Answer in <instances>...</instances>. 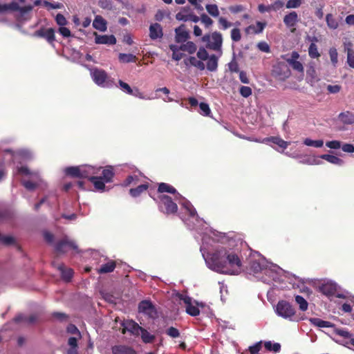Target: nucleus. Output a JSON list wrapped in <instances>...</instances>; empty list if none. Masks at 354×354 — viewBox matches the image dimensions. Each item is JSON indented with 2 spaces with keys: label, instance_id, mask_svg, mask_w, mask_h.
Wrapping results in <instances>:
<instances>
[{
  "label": "nucleus",
  "instance_id": "obj_55",
  "mask_svg": "<svg viewBox=\"0 0 354 354\" xmlns=\"http://www.w3.org/2000/svg\"><path fill=\"white\" fill-rule=\"evenodd\" d=\"M326 146L330 149H338L342 147V143L339 140H331L326 142Z\"/></svg>",
  "mask_w": 354,
  "mask_h": 354
},
{
  "label": "nucleus",
  "instance_id": "obj_23",
  "mask_svg": "<svg viewBox=\"0 0 354 354\" xmlns=\"http://www.w3.org/2000/svg\"><path fill=\"white\" fill-rule=\"evenodd\" d=\"M57 270L60 272L62 279L66 281H70L73 276V270L71 268L65 267L60 264L57 266Z\"/></svg>",
  "mask_w": 354,
  "mask_h": 354
},
{
  "label": "nucleus",
  "instance_id": "obj_39",
  "mask_svg": "<svg viewBox=\"0 0 354 354\" xmlns=\"http://www.w3.org/2000/svg\"><path fill=\"white\" fill-rule=\"evenodd\" d=\"M141 335V338L145 343H151L154 339L155 336L150 334L146 329L142 328L140 332Z\"/></svg>",
  "mask_w": 354,
  "mask_h": 354
},
{
  "label": "nucleus",
  "instance_id": "obj_47",
  "mask_svg": "<svg viewBox=\"0 0 354 354\" xmlns=\"http://www.w3.org/2000/svg\"><path fill=\"white\" fill-rule=\"evenodd\" d=\"M139 180V176L138 174H133L129 176L125 181L124 182V186H129L131 185H136Z\"/></svg>",
  "mask_w": 354,
  "mask_h": 354
},
{
  "label": "nucleus",
  "instance_id": "obj_43",
  "mask_svg": "<svg viewBox=\"0 0 354 354\" xmlns=\"http://www.w3.org/2000/svg\"><path fill=\"white\" fill-rule=\"evenodd\" d=\"M326 21L327 26L333 30L338 28L339 24L337 21L333 17L331 14H328L326 17Z\"/></svg>",
  "mask_w": 354,
  "mask_h": 354
},
{
  "label": "nucleus",
  "instance_id": "obj_36",
  "mask_svg": "<svg viewBox=\"0 0 354 354\" xmlns=\"http://www.w3.org/2000/svg\"><path fill=\"white\" fill-rule=\"evenodd\" d=\"M264 346L266 350L274 353H279L281 350V344L279 343H273L271 341L265 342Z\"/></svg>",
  "mask_w": 354,
  "mask_h": 354
},
{
  "label": "nucleus",
  "instance_id": "obj_15",
  "mask_svg": "<svg viewBox=\"0 0 354 354\" xmlns=\"http://www.w3.org/2000/svg\"><path fill=\"white\" fill-rule=\"evenodd\" d=\"M138 310L140 313H144L151 317H153L156 314L154 306L151 301L147 300L142 301L139 304Z\"/></svg>",
  "mask_w": 354,
  "mask_h": 354
},
{
  "label": "nucleus",
  "instance_id": "obj_59",
  "mask_svg": "<svg viewBox=\"0 0 354 354\" xmlns=\"http://www.w3.org/2000/svg\"><path fill=\"white\" fill-rule=\"evenodd\" d=\"M98 5L104 9L111 10L113 7L111 0H99Z\"/></svg>",
  "mask_w": 354,
  "mask_h": 354
},
{
  "label": "nucleus",
  "instance_id": "obj_18",
  "mask_svg": "<svg viewBox=\"0 0 354 354\" xmlns=\"http://www.w3.org/2000/svg\"><path fill=\"white\" fill-rule=\"evenodd\" d=\"M221 53L216 55H211L209 58L206 60L205 68L210 72H215L218 68V59L221 56Z\"/></svg>",
  "mask_w": 354,
  "mask_h": 354
},
{
  "label": "nucleus",
  "instance_id": "obj_63",
  "mask_svg": "<svg viewBox=\"0 0 354 354\" xmlns=\"http://www.w3.org/2000/svg\"><path fill=\"white\" fill-rule=\"evenodd\" d=\"M257 47L261 51L264 53H269L270 50L269 45L265 41L258 43Z\"/></svg>",
  "mask_w": 354,
  "mask_h": 354
},
{
  "label": "nucleus",
  "instance_id": "obj_6",
  "mask_svg": "<svg viewBox=\"0 0 354 354\" xmlns=\"http://www.w3.org/2000/svg\"><path fill=\"white\" fill-rule=\"evenodd\" d=\"M203 41L207 43V48L218 51L222 53L221 46L223 43L222 35L218 32H214L211 35H205L203 37Z\"/></svg>",
  "mask_w": 354,
  "mask_h": 354
},
{
  "label": "nucleus",
  "instance_id": "obj_56",
  "mask_svg": "<svg viewBox=\"0 0 354 354\" xmlns=\"http://www.w3.org/2000/svg\"><path fill=\"white\" fill-rule=\"evenodd\" d=\"M43 5L48 9H60L63 6L60 3H50L48 1H44Z\"/></svg>",
  "mask_w": 354,
  "mask_h": 354
},
{
  "label": "nucleus",
  "instance_id": "obj_62",
  "mask_svg": "<svg viewBox=\"0 0 354 354\" xmlns=\"http://www.w3.org/2000/svg\"><path fill=\"white\" fill-rule=\"evenodd\" d=\"M67 332L71 334L77 335L78 337H80V333L78 328L74 324H69L67 326Z\"/></svg>",
  "mask_w": 354,
  "mask_h": 354
},
{
  "label": "nucleus",
  "instance_id": "obj_54",
  "mask_svg": "<svg viewBox=\"0 0 354 354\" xmlns=\"http://www.w3.org/2000/svg\"><path fill=\"white\" fill-rule=\"evenodd\" d=\"M166 333L167 335H169V337H171L172 338H176L180 336L179 330L173 326L168 328L166 331Z\"/></svg>",
  "mask_w": 354,
  "mask_h": 354
},
{
  "label": "nucleus",
  "instance_id": "obj_13",
  "mask_svg": "<svg viewBox=\"0 0 354 354\" xmlns=\"http://www.w3.org/2000/svg\"><path fill=\"white\" fill-rule=\"evenodd\" d=\"M319 290L324 295L330 297L337 292V285L332 281H328L319 286Z\"/></svg>",
  "mask_w": 354,
  "mask_h": 354
},
{
  "label": "nucleus",
  "instance_id": "obj_1",
  "mask_svg": "<svg viewBox=\"0 0 354 354\" xmlns=\"http://www.w3.org/2000/svg\"><path fill=\"white\" fill-rule=\"evenodd\" d=\"M158 191L160 193L167 192L174 194V199L182 205L185 212L188 214L185 218L180 215V218L190 230H196L202 236L201 251L207 266L213 271L225 274H238L241 272L242 263L238 256V250L232 249L234 241H229L228 245H219L214 252H205L208 250L210 241L224 243L226 236L224 234L205 227V221L199 218L192 203L183 197L171 185L161 183Z\"/></svg>",
  "mask_w": 354,
  "mask_h": 354
},
{
  "label": "nucleus",
  "instance_id": "obj_30",
  "mask_svg": "<svg viewBox=\"0 0 354 354\" xmlns=\"http://www.w3.org/2000/svg\"><path fill=\"white\" fill-rule=\"evenodd\" d=\"M94 185L96 190L104 192L105 189V183L101 176H93L90 180Z\"/></svg>",
  "mask_w": 354,
  "mask_h": 354
},
{
  "label": "nucleus",
  "instance_id": "obj_3",
  "mask_svg": "<svg viewBox=\"0 0 354 354\" xmlns=\"http://www.w3.org/2000/svg\"><path fill=\"white\" fill-rule=\"evenodd\" d=\"M32 158V153L28 149H20L15 152L6 150L3 155L5 162L12 160L14 164L17 165L14 171L15 176L19 175L29 178L28 180H21L23 185L28 190L35 189L42 182L39 171H30L27 167L21 165L23 162L29 160Z\"/></svg>",
  "mask_w": 354,
  "mask_h": 354
},
{
  "label": "nucleus",
  "instance_id": "obj_26",
  "mask_svg": "<svg viewBox=\"0 0 354 354\" xmlns=\"http://www.w3.org/2000/svg\"><path fill=\"white\" fill-rule=\"evenodd\" d=\"M93 26L95 29L104 32L106 30V21L100 15H97L93 22Z\"/></svg>",
  "mask_w": 354,
  "mask_h": 354
},
{
  "label": "nucleus",
  "instance_id": "obj_8",
  "mask_svg": "<svg viewBox=\"0 0 354 354\" xmlns=\"http://www.w3.org/2000/svg\"><path fill=\"white\" fill-rule=\"evenodd\" d=\"M178 298L180 301H183L185 304L186 313L191 316H197L200 314V310L197 307L198 303L193 301L192 299L185 294H179Z\"/></svg>",
  "mask_w": 354,
  "mask_h": 354
},
{
  "label": "nucleus",
  "instance_id": "obj_28",
  "mask_svg": "<svg viewBox=\"0 0 354 354\" xmlns=\"http://www.w3.org/2000/svg\"><path fill=\"white\" fill-rule=\"evenodd\" d=\"M299 162L308 165H319L323 163L320 156H307L301 160Z\"/></svg>",
  "mask_w": 354,
  "mask_h": 354
},
{
  "label": "nucleus",
  "instance_id": "obj_27",
  "mask_svg": "<svg viewBox=\"0 0 354 354\" xmlns=\"http://www.w3.org/2000/svg\"><path fill=\"white\" fill-rule=\"evenodd\" d=\"M113 354H136V351L131 347L119 345L112 348Z\"/></svg>",
  "mask_w": 354,
  "mask_h": 354
},
{
  "label": "nucleus",
  "instance_id": "obj_17",
  "mask_svg": "<svg viewBox=\"0 0 354 354\" xmlns=\"http://www.w3.org/2000/svg\"><path fill=\"white\" fill-rule=\"evenodd\" d=\"M95 35V42L97 44H109L113 45L116 43V38L114 35H100L96 32Z\"/></svg>",
  "mask_w": 354,
  "mask_h": 354
},
{
  "label": "nucleus",
  "instance_id": "obj_46",
  "mask_svg": "<svg viewBox=\"0 0 354 354\" xmlns=\"http://www.w3.org/2000/svg\"><path fill=\"white\" fill-rule=\"evenodd\" d=\"M308 55L311 58H318L320 54L318 51L317 45L315 43H311L308 48Z\"/></svg>",
  "mask_w": 354,
  "mask_h": 354
},
{
  "label": "nucleus",
  "instance_id": "obj_5",
  "mask_svg": "<svg viewBox=\"0 0 354 354\" xmlns=\"http://www.w3.org/2000/svg\"><path fill=\"white\" fill-rule=\"evenodd\" d=\"M274 311L279 317L290 321L295 320V310L287 301H279L275 306Z\"/></svg>",
  "mask_w": 354,
  "mask_h": 354
},
{
  "label": "nucleus",
  "instance_id": "obj_42",
  "mask_svg": "<svg viewBox=\"0 0 354 354\" xmlns=\"http://www.w3.org/2000/svg\"><path fill=\"white\" fill-rule=\"evenodd\" d=\"M205 9L212 17H218L219 16V10L217 5L207 4L205 6Z\"/></svg>",
  "mask_w": 354,
  "mask_h": 354
},
{
  "label": "nucleus",
  "instance_id": "obj_45",
  "mask_svg": "<svg viewBox=\"0 0 354 354\" xmlns=\"http://www.w3.org/2000/svg\"><path fill=\"white\" fill-rule=\"evenodd\" d=\"M7 8L6 11L11 10H20L21 12H26V11H30L32 10V6H28L27 8H20L19 5L15 3L12 2L10 4H6Z\"/></svg>",
  "mask_w": 354,
  "mask_h": 354
},
{
  "label": "nucleus",
  "instance_id": "obj_40",
  "mask_svg": "<svg viewBox=\"0 0 354 354\" xmlns=\"http://www.w3.org/2000/svg\"><path fill=\"white\" fill-rule=\"evenodd\" d=\"M147 188L148 184H142L138 186L136 188L131 189L129 193L133 197H137L144 191L147 190Z\"/></svg>",
  "mask_w": 354,
  "mask_h": 354
},
{
  "label": "nucleus",
  "instance_id": "obj_24",
  "mask_svg": "<svg viewBox=\"0 0 354 354\" xmlns=\"http://www.w3.org/2000/svg\"><path fill=\"white\" fill-rule=\"evenodd\" d=\"M298 21V15L296 12L292 11L286 15L283 18L285 25L288 27H294Z\"/></svg>",
  "mask_w": 354,
  "mask_h": 354
},
{
  "label": "nucleus",
  "instance_id": "obj_60",
  "mask_svg": "<svg viewBox=\"0 0 354 354\" xmlns=\"http://www.w3.org/2000/svg\"><path fill=\"white\" fill-rule=\"evenodd\" d=\"M301 4V0H288L286 3L287 8H297Z\"/></svg>",
  "mask_w": 354,
  "mask_h": 354
},
{
  "label": "nucleus",
  "instance_id": "obj_7",
  "mask_svg": "<svg viewBox=\"0 0 354 354\" xmlns=\"http://www.w3.org/2000/svg\"><path fill=\"white\" fill-rule=\"evenodd\" d=\"M159 208L165 214H174L178 210V206L174 203L171 197L162 194L159 196Z\"/></svg>",
  "mask_w": 354,
  "mask_h": 354
},
{
  "label": "nucleus",
  "instance_id": "obj_12",
  "mask_svg": "<svg viewBox=\"0 0 354 354\" xmlns=\"http://www.w3.org/2000/svg\"><path fill=\"white\" fill-rule=\"evenodd\" d=\"M299 57L300 55L297 51H292L291 53L290 57L287 58L286 60L293 70L303 73L304 68L303 64L299 61H298Z\"/></svg>",
  "mask_w": 354,
  "mask_h": 354
},
{
  "label": "nucleus",
  "instance_id": "obj_34",
  "mask_svg": "<svg viewBox=\"0 0 354 354\" xmlns=\"http://www.w3.org/2000/svg\"><path fill=\"white\" fill-rule=\"evenodd\" d=\"M180 48L181 50L187 52L189 54L194 53L197 50L196 45L192 41H187L181 44Z\"/></svg>",
  "mask_w": 354,
  "mask_h": 354
},
{
  "label": "nucleus",
  "instance_id": "obj_22",
  "mask_svg": "<svg viewBox=\"0 0 354 354\" xmlns=\"http://www.w3.org/2000/svg\"><path fill=\"white\" fill-rule=\"evenodd\" d=\"M184 62L186 66L190 65L194 66L200 71H203L205 68V64L203 61L198 58L197 59L194 56H190L187 59H185Z\"/></svg>",
  "mask_w": 354,
  "mask_h": 354
},
{
  "label": "nucleus",
  "instance_id": "obj_50",
  "mask_svg": "<svg viewBox=\"0 0 354 354\" xmlns=\"http://www.w3.org/2000/svg\"><path fill=\"white\" fill-rule=\"evenodd\" d=\"M200 20L207 27H209L213 24V20L206 14L203 13L201 15Z\"/></svg>",
  "mask_w": 354,
  "mask_h": 354
},
{
  "label": "nucleus",
  "instance_id": "obj_11",
  "mask_svg": "<svg viewBox=\"0 0 354 354\" xmlns=\"http://www.w3.org/2000/svg\"><path fill=\"white\" fill-rule=\"evenodd\" d=\"M101 167H93L91 165H86L80 166V178H91L93 176L98 174L101 170Z\"/></svg>",
  "mask_w": 354,
  "mask_h": 354
},
{
  "label": "nucleus",
  "instance_id": "obj_29",
  "mask_svg": "<svg viewBox=\"0 0 354 354\" xmlns=\"http://www.w3.org/2000/svg\"><path fill=\"white\" fill-rule=\"evenodd\" d=\"M320 158L321 160H325L328 162L335 165L342 166L344 164V160L336 156L330 154H323L320 156Z\"/></svg>",
  "mask_w": 354,
  "mask_h": 354
},
{
  "label": "nucleus",
  "instance_id": "obj_64",
  "mask_svg": "<svg viewBox=\"0 0 354 354\" xmlns=\"http://www.w3.org/2000/svg\"><path fill=\"white\" fill-rule=\"evenodd\" d=\"M342 149L344 152L346 153H353L354 152V145L352 144L346 143L342 145Z\"/></svg>",
  "mask_w": 354,
  "mask_h": 354
},
{
  "label": "nucleus",
  "instance_id": "obj_25",
  "mask_svg": "<svg viewBox=\"0 0 354 354\" xmlns=\"http://www.w3.org/2000/svg\"><path fill=\"white\" fill-rule=\"evenodd\" d=\"M338 118L343 124H352L354 123V113L350 111L342 112L339 114Z\"/></svg>",
  "mask_w": 354,
  "mask_h": 354
},
{
  "label": "nucleus",
  "instance_id": "obj_21",
  "mask_svg": "<svg viewBox=\"0 0 354 354\" xmlns=\"http://www.w3.org/2000/svg\"><path fill=\"white\" fill-rule=\"evenodd\" d=\"M162 35V29L159 24L155 23L150 26L149 37L151 39H157L161 38Z\"/></svg>",
  "mask_w": 354,
  "mask_h": 354
},
{
  "label": "nucleus",
  "instance_id": "obj_31",
  "mask_svg": "<svg viewBox=\"0 0 354 354\" xmlns=\"http://www.w3.org/2000/svg\"><path fill=\"white\" fill-rule=\"evenodd\" d=\"M102 176H101L103 180L106 183H110L114 176L113 169L111 166L106 167L102 171Z\"/></svg>",
  "mask_w": 354,
  "mask_h": 354
},
{
  "label": "nucleus",
  "instance_id": "obj_44",
  "mask_svg": "<svg viewBox=\"0 0 354 354\" xmlns=\"http://www.w3.org/2000/svg\"><path fill=\"white\" fill-rule=\"evenodd\" d=\"M295 301L299 305L301 310L306 311L308 309V304L302 296L297 295L295 297Z\"/></svg>",
  "mask_w": 354,
  "mask_h": 354
},
{
  "label": "nucleus",
  "instance_id": "obj_16",
  "mask_svg": "<svg viewBox=\"0 0 354 354\" xmlns=\"http://www.w3.org/2000/svg\"><path fill=\"white\" fill-rule=\"evenodd\" d=\"M261 142L264 144H269V142H272L277 145L281 149V151L286 149L290 144V142H286L277 136L265 138L262 140Z\"/></svg>",
  "mask_w": 354,
  "mask_h": 354
},
{
  "label": "nucleus",
  "instance_id": "obj_38",
  "mask_svg": "<svg viewBox=\"0 0 354 354\" xmlns=\"http://www.w3.org/2000/svg\"><path fill=\"white\" fill-rule=\"evenodd\" d=\"M304 144L308 147L321 148L324 146V141L322 140H313L310 138H306L304 140Z\"/></svg>",
  "mask_w": 354,
  "mask_h": 354
},
{
  "label": "nucleus",
  "instance_id": "obj_35",
  "mask_svg": "<svg viewBox=\"0 0 354 354\" xmlns=\"http://www.w3.org/2000/svg\"><path fill=\"white\" fill-rule=\"evenodd\" d=\"M119 61L122 63L136 62L137 57L133 54L120 53L118 55Z\"/></svg>",
  "mask_w": 354,
  "mask_h": 354
},
{
  "label": "nucleus",
  "instance_id": "obj_2",
  "mask_svg": "<svg viewBox=\"0 0 354 354\" xmlns=\"http://www.w3.org/2000/svg\"><path fill=\"white\" fill-rule=\"evenodd\" d=\"M248 274L266 283L273 282L274 286L280 289L289 288L288 283L295 288V281L298 279L295 275L268 262L259 254H257V258L253 257L250 260Z\"/></svg>",
  "mask_w": 354,
  "mask_h": 354
},
{
  "label": "nucleus",
  "instance_id": "obj_33",
  "mask_svg": "<svg viewBox=\"0 0 354 354\" xmlns=\"http://www.w3.org/2000/svg\"><path fill=\"white\" fill-rule=\"evenodd\" d=\"M310 322L319 327V328H332V327H334V324H332L331 322H327V321H324L321 319H319V318H311L310 319Z\"/></svg>",
  "mask_w": 354,
  "mask_h": 354
},
{
  "label": "nucleus",
  "instance_id": "obj_48",
  "mask_svg": "<svg viewBox=\"0 0 354 354\" xmlns=\"http://www.w3.org/2000/svg\"><path fill=\"white\" fill-rule=\"evenodd\" d=\"M199 108L200 114L204 115V116H208L211 113V110L209 109V105L207 103L205 102H201L199 104Z\"/></svg>",
  "mask_w": 354,
  "mask_h": 354
},
{
  "label": "nucleus",
  "instance_id": "obj_20",
  "mask_svg": "<svg viewBox=\"0 0 354 354\" xmlns=\"http://www.w3.org/2000/svg\"><path fill=\"white\" fill-rule=\"evenodd\" d=\"M175 32L176 41L178 43H183L189 38V32L184 25H181L176 28Z\"/></svg>",
  "mask_w": 354,
  "mask_h": 354
},
{
  "label": "nucleus",
  "instance_id": "obj_61",
  "mask_svg": "<svg viewBox=\"0 0 354 354\" xmlns=\"http://www.w3.org/2000/svg\"><path fill=\"white\" fill-rule=\"evenodd\" d=\"M55 21L59 26H64L67 24L65 17L62 14H57L55 17Z\"/></svg>",
  "mask_w": 354,
  "mask_h": 354
},
{
  "label": "nucleus",
  "instance_id": "obj_14",
  "mask_svg": "<svg viewBox=\"0 0 354 354\" xmlns=\"http://www.w3.org/2000/svg\"><path fill=\"white\" fill-rule=\"evenodd\" d=\"M123 333L129 332L131 335H139L142 327L133 320H126L122 323Z\"/></svg>",
  "mask_w": 354,
  "mask_h": 354
},
{
  "label": "nucleus",
  "instance_id": "obj_41",
  "mask_svg": "<svg viewBox=\"0 0 354 354\" xmlns=\"http://www.w3.org/2000/svg\"><path fill=\"white\" fill-rule=\"evenodd\" d=\"M64 171L67 175L80 178V166L66 167Z\"/></svg>",
  "mask_w": 354,
  "mask_h": 354
},
{
  "label": "nucleus",
  "instance_id": "obj_51",
  "mask_svg": "<svg viewBox=\"0 0 354 354\" xmlns=\"http://www.w3.org/2000/svg\"><path fill=\"white\" fill-rule=\"evenodd\" d=\"M197 57L203 61H206L209 55L204 48H200L197 52Z\"/></svg>",
  "mask_w": 354,
  "mask_h": 354
},
{
  "label": "nucleus",
  "instance_id": "obj_32",
  "mask_svg": "<svg viewBox=\"0 0 354 354\" xmlns=\"http://www.w3.org/2000/svg\"><path fill=\"white\" fill-rule=\"evenodd\" d=\"M265 28V24L261 23L260 21L257 22V24L249 26L245 31L247 33H255L259 34L261 33Z\"/></svg>",
  "mask_w": 354,
  "mask_h": 354
},
{
  "label": "nucleus",
  "instance_id": "obj_4",
  "mask_svg": "<svg viewBox=\"0 0 354 354\" xmlns=\"http://www.w3.org/2000/svg\"><path fill=\"white\" fill-rule=\"evenodd\" d=\"M90 74L93 82L99 86L111 88L115 85L114 81L110 79L107 73L102 69L91 68Z\"/></svg>",
  "mask_w": 354,
  "mask_h": 354
},
{
  "label": "nucleus",
  "instance_id": "obj_19",
  "mask_svg": "<svg viewBox=\"0 0 354 354\" xmlns=\"http://www.w3.org/2000/svg\"><path fill=\"white\" fill-rule=\"evenodd\" d=\"M35 35L45 38L48 42L52 43L55 41V31L53 28H41L35 32Z\"/></svg>",
  "mask_w": 354,
  "mask_h": 354
},
{
  "label": "nucleus",
  "instance_id": "obj_9",
  "mask_svg": "<svg viewBox=\"0 0 354 354\" xmlns=\"http://www.w3.org/2000/svg\"><path fill=\"white\" fill-rule=\"evenodd\" d=\"M176 18L178 21H192L194 23H197L199 21V17L194 15L189 8H183L180 12H178Z\"/></svg>",
  "mask_w": 354,
  "mask_h": 354
},
{
  "label": "nucleus",
  "instance_id": "obj_37",
  "mask_svg": "<svg viewBox=\"0 0 354 354\" xmlns=\"http://www.w3.org/2000/svg\"><path fill=\"white\" fill-rule=\"evenodd\" d=\"M115 268V264L113 261H109L101 266L98 269L100 273H108L112 272Z\"/></svg>",
  "mask_w": 354,
  "mask_h": 354
},
{
  "label": "nucleus",
  "instance_id": "obj_10",
  "mask_svg": "<svg viewBox=\"0 0 354 354\" xmlns=\"http://www.w3.org/2000/svg\"><path fill=\"white\" fill-rule=\"evenodd\" d=\"M55 250L59 253H65L70 250H77V246L73 241L65 237L56 245Z\"/></svg>",
  "mask_w": 354,
  "mask_h": 354
},
{
  "label": "nucleus",
  "instance_id": "obj_52",
  "mask_svg": "<svg viewBox=\"0 0 354 354\" xmlns=\"http://www.w3.org/2000/svg\"><path fill=\"white\" fill-rule=\"evenodd\" d=\"M231 38L233 41H239L241 39V31L239 28H233L231 30Z\"/></svg>",
  "mask_w": 354,
  "mask_h": 354
},
{
  "label": "nucleus",
  "instance_id": "obj_57",
  "mask_svg": "<svg viewBox=\"0 0 354 354\" xmlns=\"http://www.w3.org/2000/svg\"><path fill=\"white\" fill-rule=\"evenodd\" d=\"M239 92H240V94L244 97H248L250 96L252 93L251 88L249 86H241V88L239 89Z\"/></svg>",
  "mask_w": 354,
  "mask_h": 354
},
{
  "label": "nucleus",
  "instance_id": "obj_58",
  "mask_svg": "<svg viewBox=\"0 0 354 354\" xmlns=\"http://www.w3.org/2000/svg\"><path fill=\"white\" fill-rule=\"evenodd\" d=\"M119 85L120 88L125 92L127 94L131 95L133 93V89L131 88V86L126 82H124L122 80H119Z\"/></svg>",
  "mask_w": 354,
  "mask_h": 354
},
{
  "label": "nucleus",
  "instance_id": "obj_49",
  "mask_svg": "<svg viewBox=\"0 0 354 354\" xmlns=\"http://www.w3.org/2000/svg\"><path fill=\"white\" fill-rule=\"evenodd\" d=\"M329 55L331 60L332 64L334 66H336L338 62V54L336 48H331L329 50Z\"/></svg>",
  "mask_w": 354,
  "mask_h": 354
},
{
  "label": "nucleus",
  "instance_id": "obj_53",
  "mask_svg": "<svg viewBox=\"0 0 354 354\" xmlns=\"http://www.w3.org/2000/svg\"><path fill=\"white\" fill-rule=\"evenodd\" d=\"M347 63L351 68H354V51L350 48L347 49Z\"/></svg>",
  "mask_w": 354,
  "mask_h": 354
}]
</instances>
